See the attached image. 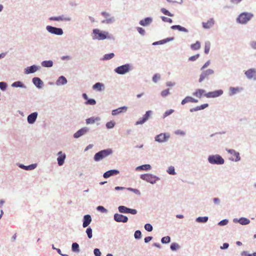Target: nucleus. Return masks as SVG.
<instances>
[{
  "label": "nucleus",
  "mask_w": 256,
  "mask_h": 256,
  "mask_svg": "<svg viewBox=\"0 0 256 256\" xmlns=\"http://www.w3.org/2000/svg\"><path fill=\"white\" fill-rule=\"evenodd\" d=\"M92 38L94 40H102L106 39L114 40V36L108 32L101 30L98 28L92 30Z\"/></svg>",
  "instance_id": "f257e3e1"
},
{
  "label": "nucleus",
  "mask_w": 256,
  "mask_h": 256,
  "mask_svg": "<svg viewBox=\"0 0 256 256\" xmlns=\"http://www.w3.org/2000/svg\"><path fill=\"white\" fill-rule=\"evenodd\" d=\"M254 17V14L249 12H242L240 13L236 19L237 23L241 24H246Z\"/></svg>",
  "instance_id": "f03ea898"
},
{
  "label": "nucleus",
  "mask_w": 256,
  "mask_h": 256,
  "mask_svg": "<svg viewBox=\"0 0 256 256\" xmlns=\"http://www.w3.org/2000/svg\"><path fill=\"white\" fill-rule=\"evenodd\" d=\"M112 152L113 150L112 148H107L101 150L94 154V160L95 162H99L112 154Z\"/></svg>",
  "instance_id": "7ed1b4c3"
},
{
  "label": "nucleus",
  "mask_w": 256,
  "mask_h": 256,
  "mask_svg": "<svg viewBox=\"0 0 256 256\" xmlns=\"http://www.w3.org/2000/svg\"><path fill=\"white\" fill-rule=\"evenodd\" d=\"M133 70V66L130 64H126L118 66L114 68V72L118 74L124 75Z\"/></svg>",
  "instance_id": "20e7f679"
},
{
  "label": "nucleus",
  "mask_w": 256,
  "mask_h": 256,
  "mask_svg": "<svg viewBox=\"0 0 256 256\" xmlns=\"http://www.w3.org/2000/svg\"><path fill=\"white\" fill-rule=\"evenodd\" d=\"M208 161L212 164L222 165L224 163V159L218 154L208 156Z\"/></svg>",
  "instance_id": "39448f33"
},
{
  "label": "nucleus",
  "mask_w": 256,
  "mask_h": 256,
  "mask_svg": "<svg viewBox=\"0 0 256 256\" xmlns=\"http://www.w3.org/2000/svg\"><path fill=\"white\" fill-rule=\"evenodd\" d=\"M140 178L142 180H146L151 184H154L157 181L160 180L159 177L151 174H141Z\"/></svg>",
  "instance_id": "423d86ee"
},
{
  "label": "nucleus",
  "mask_w": 256,
  "mask_h": 256,
  "mask_svg": "<svg viewBox=\"0 0 256 256\" xmlns=\"http://www.w3.org/2000/svg\"><path fill=\"white\" fill-rule=\"evenodd\" d=\"M46 29L49 33L56 36H60L64 34L63 30L60 28H57L48 25L46 26Z\"/></svg>",
  "instance_id": "0eeeda50"
},
{
  "label": "nucleus",
  "mask_w": 256,
  "mask_h": 256,
  "mask_svg": "<svg viewBox=\"0 0 256 256\" xmlns=\"http://www.w3.org/2000/svg\"><path fill=\"white\" fill-rule=\"evenodd\" d=\"M101 14L104 18V19L102 20V24H109L114 23L116 21L114 17L111 16L110 14L108 12H102Z\"/></svg>",
  "instance_id": "6e6552de"
},
{
  "label": "nucleus",
  "mask_w": 256,
  "mask_h": 256,
  "mask_svg": "<svg viewBox=\"0 0 256 256\" xmlns=\"http://www.w3.org/2000/svg\"><path fill=\"white\" fill-rule=\"evenodd\" d=\"M214 70L212 69L208 68L206 70H202V73L200 76V78L198 80V82L200 83L202 82L204 80L208 79V76H210L214 74Z\"/></svg>",
  "instance_id": "1a4fd4ad"
},
{
  "label": "nucleus",
  "mask_w": 256,
  "mask_h": 256,
  "mask_svg": "<svg viewBox=\"0 0 256 256\" xmlns=\"http://www.w3.org/2000/svg\"><path fill=\"white\" fill-rule=\"evenodd\" d=\"M170 138V134L168 132L160 133L154 137L156 142L162 143L167 142Z\"/></svg>",
  "instance_id": "9d476101"
},
{
  "label": "nucleus",
  "mask_w": 256,
  "mask_h": 256,
  "mask_svg": "<svg viewBox=\"0 0 256 256\" xmlns=\"http://www.w3.org/2000/svg\"><path fill=\"white\" fill-rule=\"evenodd\" d=\"M244 74L248 79L256 80V68H250L244 71Z\"/></svg>",
  "instance_id": "9b49d317"
},
{
  "label": "nucleus",
  "mask_w": 256,
  "mask_h": 256,
  "mask_svg": "<svg viewBox=\"0 0 256 256\" xmlns=\"http://www.w3.org/2000/svg\"><path fill=\"white\" fill-rule=\"evenodd\" d=\"M226 150L230 154L234 156L235 158H230L231 161L238 162L240 160V154L238 152L233 149L226 148Z\"/></svg>",
  "instance_id": "f8f14e48"
},
{
  "label": "nucleus",
  "mask_w": 256,
  "mask_h": 256,
  "mask_svg": "<svg viewBox=\"0 0 256 256\" xmlns=\"http://www.w3.org/2000/svg\"><path fill=\"white\" fill-rule=\"evenodd\" d=\"M224 93L222 90H216L213 92H210L204 94V96L207 98H215L222 96Z\"/></svg>",
  "instance_id": "ddd939ff"
},
{
  "label": "nucleus",
  "mask_w": 256,
  "mask_h": 256,
  "mask_svg": "<svg viewBox=\"0 0 256 256\" xmlns=\"http://www.w3.org/2000/svg\"><path fill=\"white\" fill-rule=\"evenodd\" d=\"M114 220L118 222L126 223L128 222V218L127 216L116 213L114 216Z\"/></svg>",
  "instance_id": "4468645a"
},
{
  "label": "nucleus",
  "mask_w": 256,
  "mask_h": 256,
  "mask_svg": "<svg viewBox=\"0 0 256 256\" xmlns=\"http://www.w3.org/2000/svg\"><path fill=\"white\" fill-rule=\"evenodd\" d=\"M90 130V128L88 127H84L78 130L74 134V138H78L80 136L85 135Z\"/></svg>",
  "instance_id": "2eb2a0df"
},
{
  "label": "nucleus",
  "mask_w": 256,
  "mask_h": 256,
  "mask_svg": "<svg viewBox=\"0 0 256 256\" xmlns=\"http://www.w3.org/2000/svg\"><path fill=\"white\" fill-rule=\"evenodd\" d=\"M40 68V66L36 64L32 65L30 66H28L24 69V74H34Z\"/></svg>",
  "instance_id": "dca6fc26"
},
{
  "label": "nucleus",
  "mask_w": 256,
  "mask_h": 256,
  "mask_svg": "<svg viewBox=\"0 0 256 256\" xmlns=\"http://www.w3.org/2000/svg\"><path fill=\"white\" fill-rule=\"evenodd\" d=\"M58 156L57 158L58 164L59 166H62L64 163L66 158V154L65 153H63L62 151L58 152L57 154Z\"/></svg>",
  "instance_id": "f3484780"
},
{
  "label": "nucleus",
  "mask_w": 256,
  "mask_h": 256,
  "mask_svg": "<svg viewBox=\"0 0 256 256\" xmlns=\"http://www.w3.org/2000/svg\"><path fill=\"white\" fill-rule=\"evenodd\" d=\"M49 20L52 21H66L70 22L72 20L70 17L65 16L64 15L59 16H52L49 18Z\"/></svg>",
  "instance_id": "a211bd4d"
},
{
  "label": "nucleus",
  "mask_w": 256,
  "mask_h": 256,
  "mask_svg": "<svg viewBox=\"0 0 256 256\" xmlns=\"http://www.w3.org/2000/svg\"><path fill=\"white\" fill-rule=\"evenodd\" d=\"M38 116V112H33L31 113L30 114L28 115V116L27 117L28 122L30 124H34L36 122V121L37 119Z\"/></svg>",
  "instance_id": "6ab92c4d"
},
{
  "label": "nucleus",
  "mask_w": 256,
  "mask_h": 256,
  "mask_svg": "<svg viewBox=\"0 0 256 256\" xmlns=\"http://www.w3.org/2000/svg\"><path fill=\"white\" fill-rule=\"evenodd\" d=\"M233 222L234 223H239L243 226L248 225L250 223V220L245 217H241L240 218H235L233 220Z\"/></svg>",
  "instance_id": "aec40b11"
},
{
  "label": "nucleus",
  "mask_w": 256,
  "mask_h": 256,
  "mask_svg": "<svg viewBox=\"0 0 256 256\" xmlns=\"http://www.w3.org/2000/svg\"><path fill=\"white\" fill-rule=\"evenodd\" d=\"M119 173L120 171L118 170H110L104 172L103 174V177L104 178H108L112 176L117 175Z\"/></svg>",
  "instance_id": "412c9836"
},
{
  "label": "nucleus",
  "mask_w": 256,
  "mask_h": 256,
  "mask_svg": "<svg viewBox=\"0 0 256 256\" xmlns=\"http://www.w3.org/2000/svg\"><path fill=\"white\" fill-rule=\"evenodd\" d=\"M32 82L34 84L38 89L42 88L44 86V82L38 77H34L32 79Z\"/></svg>",
  "instance_id": "4be33fe9"
},
{
  "label": "nucleus",
  "mask_w": 256,
  "mask_h": 256,
  "mask_svg": "<svg viewBox=\"0 0 256 256\" xmlns=\"http://www.w3.org/2000/svg\"><path fill=\"white\" fill-rule=\"evenodd\" d=\"M92 221V218L90 214H88L84 215L82 219V227L84 228L88 227L91 223Z\"/></svg>",
  "instance_id": "5701e85b"
},
{
  "label": "nucleus",
  "mask_w": 256,
  "mask_h": 256,
  "mask_svg": "<svg viewBox=\"0 0 256 256\" xmlns=\"http://www.w3.org/2000/svg\"><path fill=\"white\" fill-rule=\"evenodd\" d=\"M153 20L151 17H146L140 20L139 24L142 26H148L152 22Z\"/></svg>",
  "instance_id": "b1692460"
},
{
  "label": "nucleus",
  "mask_w": 256,
  "mask_h": 256,
  "mask_svg": "<svg viewBox=\"0 0 256 256\" xmlns=\"http://www.w3.org/2000/svg\"><path fill=\"white\" fill-rule=\"evenodd\" d=\"M244 90V88L242 87H230L229 88V93L228 94L230 96H233L235 95L236 94L242 92Z\"/></svg>",
  "instance_id": "393cba45"
},
{
  "label": "nucleus",
  "mask_w": 256,
  "mask_h": 256,
  "mask_svg": "<svg viewBox=\"0 0 256 256\" xmlns=\"http://www.w3.org/2000/svg\"><path fill=\"white\" fill-rule=\"evenodd\" d=\"M18 166L19 168H22L23 170H34V168H36L37 164H31L28 166H25L23 164H18Z\"/></svg>",
  "instance_id": "a878e982"
},
{
  "label": "nucleus",
  "mask_w": 256,
  "mask_h": 256,
  "mask_svg": "<svg viewBox=\"0 0 256 256\" xmlns=\"http://www.w3.org/2000/svg\"><path fill=\"white\" fill-rule=\"evenodd\" d=\"M128 107L126 106H122L116 109L113 110L112 112V116H116L121 113L124 112L126 111Z\"/></svg>",
  "instance_id": "bb28decb"
},
{
  "label": "nucleus",
  "mask_w": 256,
  "mask_h": 256,
  "mask_svg": "<svg viewBox=\"0 0 256 256\" xmlns=\"http://www.w3.org/2000/svg\"><path fill=\"white\" fill-rule=\"evenodd\" d=\"M214 24V20L213 18H210L207 22H202V27L205 29H209L211 28Z\"/></svg>",
  "instance_id": "cd10ccee"
},
{
  "label": "nucleus",
  "mask_w": 256,
  "mask_h": 256,
  "mask_svg": "<svg viewBox=\"0 0 256 256\" xmlns=\"http://www.w3.org/2000/svg\"><path fill=\"white\" fill-rule=\"evenodd\" d=\"M206 93L207 92H206V91L204 90L198 88L192 93V95L196 98H200L203 96H204V94Z\"/></svg>",
  "instance_id": "c85d7f7f"
},
{
  "label": "nucleus",
  "mask_w": 256,
  "mask_h": 256,
  "mask_svg": "<svg viewBox=\"0 0 256 256\" xmlns=\"http://www.w3.org/2000/svg\"><path fill=\"white\" fill-rule=\"evenodd\" d=\"M198 102V100L197 99H195L190 96H187L182 100L181 104L182 105H184L188 102L197 103Z\"/></svg>",
  "instance_id": "c756f323"
},
{
  "label": "nucleus",
  "mask_w": 256,
  "mask_h": 256,
  "mask_svg": "<svg viewBox=\"0 0 256 256\" xmlns=\"http://www.w3.org/2000/svg\"><path fill=\"white\" fill-rule=\"evenodd\" d=\"M92 89L98 92H102L104 90L105 86L104 84L98 82L92 86Z\"/></svg>",
  "instance_id": "7c9ffc66"
},
{
  "label": "nucleus",
  "mask_w": 256,
  "mask_h": 256,
  "mask_svg": "<svg viewBox=\"0 0 256 256\" xmlns=\"http://www.w3.org/2000/svg\"><path fill=\"white\" fill-rule=\"evenodd\" d=\"M68 83V80L65 76H60L56 82L57 86H63Z\"/></svg>",
  "instance_id": "2f4dec72"
},
{
  "label": "nucleus",
  "mask_w": 256,
  "mask_h": 256,
  "mask_svg": "<svg viewBox=\"0 0 256 256\" xmlns=\"http://www.w3.org/2000/svg\"><path fill=\"white\" fill-rule=\"evenodd\" d=\"M170 28L173 30H178L180 32H182L186 33L188 32V30L187 28L180 25H173L171 26Z\"/></svg>",
  "instance_id": "473e14b6"
},
{
  "label": "nucleus",
  "mask_w": 256,
  "mask_h": 256,
  "mask_svg": "<svg viewBox=\"0 0 256 256\" xmlns=\"http://www.w3.org/2000/svg\"><path fill=\"white\" fill-rule=\"evenodd\" d=\"M208 104H202L200 106H196L195 108H190V111L191 112H196V111L204 110V108H208Z\"/></svg>",
  "instance_id": "72a5a7b5"
},
{
  "label": "nucleus",
  "mask_w": 256,
  "mask_h": 256,
  "mask_svg": "<svg viewBox=\"0 0 256 256\" xmlns=\"http://www.w3.org/2000/svg\"><path fill=\"white\" fill-rule=\"evenodd\" d=\"M152 168V166L149 164H142L140 166H138L136 168V170H148Z\"/></svg>",
  "instance_id": "f704fd0d"
},
{
  "label": "nucleus",
  "mask_w": 256,
  "mask_h": 256,
  "mask_svg": "<svg viewBox=\"0 0 256 256\" xmlns=\"http://www.w3.org/2000/svg\"><path fill=\"white\" fill-rule=\"evenodd\" d=\"M100 118L98 116L96 117H90L86 120V122L87 124H93L96 121H100Z\"/></svg>",
  "instance_id": "c9c22d12"
},
{
  "label": "nucleus",
  "mask_w": 256,
  "mask_h": 256,
  "mask_svg": "<svg viewBox=\"0 0 256 256\" xmlns=\"http://www.w3.org/2000/svg\"><path fill=\"white\" fill-rule=\"evenodd\" d=\"M12 86L14 88H26V85L21 81H16L12 84Z\"/></svg>",
  "instance_id": "e433bc0d"
},
{
  "label": "nucleus",
  "mask_w": 256,
  "mask_h": 256,
  "mask_svg": "<svg viewBox=\"0 0 256 256\" xmlns=\"http://www.w3.org/2000/svg\"><path fill=\"white\" fill-rule=\"evenodd\" d=\"M54 62L52 60H44L41 62L42 66L44 68H51Z\"/></svg>",
  "instance_id": "4c0bfd02"
},
{
  "label": "nucleus",
  "mask_w": 256,
  "mask_h": 256,
  "mask_svg": "<svg viewBox=\"0 0 256 256\" xmlns=\"http://www.w3.org/2000/svg\"><path fill=\"white\" fill-rule=\"evenodd\" d=\"M208 220V218L207 216H198L196 219V222L198 223H206Z\"/></svg>",
  "instance_id": "58836bf2"
},
{
  "label": "nucleus",
  "mask_w": 256,
  "mask_h": 256,
  "mask_svg": "<svg viewBox=\"0 0 256 256\" xmlns=\"http://www.w3.org/2000/svg\"><path fill=\"white\" fill-rule=\"evenodd\" d=\"M72 252L78 253L80 252L79 244L77 242H73L72 245Z\"/></svg>",
  "instance_id": "ea45409f"
},
{
  "label": "nucleus",
  "mask_w": 256,
  "mask_h": 256,
  "mask_svg": "<svg viewBox=\"0 0 256 256\" xmlns=\"http://www.w3.org/2000/svg\"><path fill=\"white\" fill-rule=\"evenodd\" d=\"M114 56V52H111L107 54H105L102 58H101L102 60H108L112 58Z\"/></svg>",
  "instance_id": "a19ab883"
},
{
  "label": "nucleus",
  "mask_w": 256,
  "mask_h": 256,
  "mask_svg": "<svg viewBox=\"0 0 256 256\" xmlns=\"http://www.w3.org/2000/svg\"><path fill=\"white\" fill-rule=\"evenodd\" d=\"M118 210L120 213L122 214H128V208L124 206H120L118 207Z\"/></svg>",
  "instance_id": "79ce46f5"
},
{
  "label": "nucleus",
  "mask_w": 256,
  "mask_h": 256,
  "mask_svg": "<svg viewBox=\"0 0 256 256\" xmlns=\"http://www.w3.org/2000/svg\"><path fill=\"white\" fill-rule=\"evenodd\" d=\"M200 48V42L196 41L194 44L190 45V48L192 50H198Z\"/></svg>",
  "instance_id": "37998d69"
},
{
  "label": "nucleus",
  "mask_w": 256,
  "mask_h": 256,
  "mask_svg": "<svg viewBox=\"0 0 256 256\" xmlns=\"http://www.w3.org/2000/svg\"><path fill=\"white\" fill-rule=\"evenodd\" d=\"M180 246L176 242H172L170 246V248L172 251H176L180 248Z\"/></svg>",
  "instance_id": "c03bdc74"
},
{
  "label": "nucleus",
  "mask_w": 256,
  "mask_h": 256,
  "mask_svg": "<svg viewBox=\"0 0 256 256\" xmlns=\"http://www.w3.org/2000/svg\"><path fill=\"white\" fill-rule=\"evenodd\" d=\"M170 237L169 236H164L162 238L161 242L163 244H167L170 242Z\"/></svg>",
  "instance_id": "a18cd8bd"
},
{
  "label": "nucleus",
  "mask_w": 256,
  "mask_h": 256,
  "mask_svg": "<svg viewBox=\"0 0 256 256\" xmlns=\"http://www.w3.org/2000/svg\"><path fill=\"white\" fill-rule=\"evenodd\" d=\"M210 42H206L204 44V53L208 54L210 52Z\"/></svg>",
  "instance_id": "49530a36"
},
{
  "label": "nucleus",
  "mask_w": 256,
  "mask_h": 256,
  "mask_svg": "<svg viewBox=\"0 0 256 256\" xmlns=\"http://www.w3.org/2000/svg\"><path fill=\"white\" fill-rule=\"evenodd\" d=\"M166 172L171 175H176V172H175V168L173 166H170L168 168V170H166Z\"/></svg>",
  "instance_id": "de8ad7c7"
},
{
  "label": "nucleus",
  "mask_w": 256,
  "mask_h": 256,
  "mask_svg": "<svg viewBox=\"0 0 256 256\" xmlns=\"http://www.w3.org/2000/svg\"><path fill=\"white\" fill-rule=\"evenodd\" d=\"M86 232L87 234L88 238L90 239L92 237V230L90 227H88L86 229Z\"/></svg>",
  "instance_id": "09e8293b"
},
{
  "label": "nucleus",
  "mask_w": 256,
  "mask_h": 256,
  "mask_svg": "<svg viewBox=\"0 0 256 256\" xmlns=\"http://www.w3.org/2000/svg\"><path fill=\"white\" fill-rule=\"evenodd\" d=\"M152 114V111L148 110L146 112L145 114L142 116L146 122L148 120L150 116Z\"/></svg>",
  "instance_id": "8fccbe9b"
},
{
  "label": "nucleus",
  "mask_w": 256,
  "mask_h": 256,
  "mask_svg": "<svg viewBox=\"0 0 256 256\" xmlns=\"http://www.w3.org/2000/svg\"><path fill=\"white\" fill-rule=\"evenodd\" d=\"M96 102V100L94 98H88L84 104L86 105H95Z\"/></svg>",
  "instance_id": "3c124183"
},
{
  "label": "nucleus",
  "mask_w": 256,
  "mask_h": 256,
  "mask_svg": "<svg viewBox=\"0 0 256 256\" xmlns=\"http://www.w3.org/2000/svg\"><path fill=\"white\" fill-rule=\"evenodd\" d=\"M160 12L164 14L169 16H173L174 14L170 12L168 10L164 8H162L160 9Z\"/></svg>",
  "instance_id": "603ef678"
},
{
  "label": "nucleus",
  "mask_w": 256,
  "mask_h": 256,
  "mask_svg": "<svg viewBox=\"0 0 256 256\" xmlns=\"http://www.w3.org/2000/svg\"><path fill=\"white\" fill-rule=\"evenodd\" d=\"M115 125H116V122L113 120H111L110 122H108L106 124V126L108 129H110V128H113Z\"/></svg>",
  "instance_id": "864d4df0"
},
{
  "label": "nucleus",
  "mask_w": 256,
  "mask_h": 256,
  "mask_svg": "<svg viewBox=\"0 0 256 256\" xmlns=\"http://www.w3.org/2000/svg\"><path fill=\"white\" fill-rule=\"evenodd\" d=\"M160 79V75L159 74H154L152 78L154 82L156 83Z\"/></svg>",
  "instance_id": "5fc2aeb1"
},
{
  "label": "nucleus",
  "mask_w": 256,
  "mask_h": 256,
  "mask_svg": "<svg viewBox=\"0 0 256 256\" xmlns=\"http://www.w3.org/2000/svg\"><path fill=\"white\" fill-rule=\"evenodd\" d=\"M134 237L136 240H140L142 238V232L140 230H136L134 234Z\"/></svg>",
  "instance_id": "6e6d98bb"
},
{
  "label": "nucleus",
  "mask_w": 256,
  "mask_h": 256,
  "mask_svg": "<svg viewBox=\"0 0 256 256\" xmlns=\"http://www.w3.org/2000/svg\"><path fill=\"white\" fill-rule=\"evenodd\" d=\"M144 228L145 230L148 232H152L153 230V227L152 225L148 223L145 224V225L144 226Z\"/></svg>",
  "instance_id": "4d7b16f0"
},
{
  "label": "nucleus",
  "mask_w": 256,
  "mask_h": 256,
  "mask_svg": "<svg viewBox=\"0 0 256 256\" xmlns=\"http://www.w3.org/2000/svg\"><path fill=\"white\" fill-rule=\"evenodd\" d=\"M174 134L176 135H180L182 136H184L186 134V132L185 131L180 130H177L174 132Z\"/></svg>",
  "instance_id": "13d9d810"
},
{
  "label": "nucleus",
  "mask_w": 256,
  "mask_h": 256,
  "mask_svg": "<svg viewBox=\"0 0 256 256\" xmlns=\"http://www.w3.org/2000/svg\"><path fill=\"white\" fill-rule=\"evenodd\" d=\"M8 87V84L6 82H0V89L2 91H5Z\"/></svg>",
  "instance_id": "bf43d9fd"
},
{
  "label": "nucleus",
  "mask_w": 256,
  "mask_h": 256,
  "mask_svg": "<svg viewBox=\"0 0 256 256\" xmlns=\"http://www.w3.org/2000/svg\"><path fill=\"white\" fill-rule=\"evenodd\" d=\"M126 189L130 192H134L135 194L138 196H140L141 194L140 191L138 189L133 188H128Z\"/></svg>",
  "instance_id": "052dcab7"
},
{
  "label": "nucleus",
  "mask_w": 256,
  "mask_h": 256,
  "mask_svg": "<svg viewBox=\"0 0 256 256\" xmlns=\"http://www.w3.org/2000/svg\"><path fill=\"white\" fill-rule=\"evenodd\" d=\"M96 210L103 213H106L108 212V210L102 206H98Z\"/></svg>",
  "instance_id": "680f3d73"
},
{
  "label": "nucleus",
  "mask_w": 256,
  "mask_h": 256,
  "mask_svg": "<svg viewBox=\"0 0 256 256\" xmlns=\"http://www.w3.org/2000/svg\"><path fill=\"white\" fill-rule=\"evenodd\" d=\"M174 112V110L172 109H170L169 110H168L164 112V113L163 114V118H165L166 116L170 115Z\"/></svg>",
  "instance_id": "e2e57ef3"
},
{
  "label": "nucleus",
  "mask_w": 256,
  "mask_h": 256,
  "mask_svg": "<svg viewBox=\"0 0 256 256\" xmlns=\"http://www.w3.org/2000/svg\"><path fill=\"white\" fill-rule=\"evenodd\" d=\"M242 256H256V252L252 254H248L246 251H243L241 252Z\"/></svg>",
  "instance_id": "0e129e2a"
},
{
  "label": "nucleus",
  "mask_w": 256,
  "mask_h": 256,
  "mask_svg": "<svg viewBox=\"0 0 256 256\" xmlns=\"http://www.w3.org/2000/svg\"><path fill=\"white\" fill-rule=\"evenodd\" d=\"M228 222V219H224L218 222V225L220 226H224L226 225Z\"/></svg>",
  "instance_id": "69168bd1"
},
{
  "label": "nucleus",
  "mask_w": 256,
  "mask_h": 256,
  "mask_svg": "<svg viewBox=\"0 0 256 256\" xmlns=\"http://www.w3.org/2000/svg\"><path fill=\"white\" fill-rule=\"evenodd\" d=\"M170 90L168 88L164 90L161 92V96L162 97H166L170 94Z\"/></svg>",
  "instance_id": "338daca9"
},
{
  "label": "nucleus",
  "mask_w": 256,
  "mask_h": 256,
  "mask_svg": "<svg viewBox=\"0 0 256 256\" xmlns=\"http://www.w3.org/2000/svg\"><path fill=\"white\" fill-rule=\"evenodd\" d=\"M94 256H101L102 253L100 250V249L98 248H96L94 250Z\"/></svg>",
  "instance_id": "774afa93"
}]
</instances>
